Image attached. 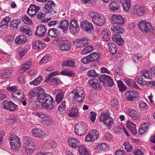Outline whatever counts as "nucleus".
Here are the masks:
<instances>
[{"label": "nucleus", "instance_id": "obj_1", "mask_svg": "<svg viewBox=\"0 0 155 155\" xmlns=\"http://www.w3.org/2000/svg\"><path fill=\"white\" fill-rule=\"evenodd\" d=\"M44 89L38 87L30 91V94L32 96H38L37 101L41 105L48 110H51L54 107V99L49 94L45 93Z\"/></svg>", "mask_w": 155, "mask_h": 155}, {"label": "nucleus", "instance_id": "obj_2", "mask_svg": "<svg viewBox=\"0 0 155 155\" xmlns=\"http://www.w3.org/2000/svg\"><path fill=\"white\" fill-rule=\"evenodd\" d=\"M85 96V93L82 89L77 87L73 92L71 93L69 95V99L72 101L82 102L84 99Z\"/></svg>", "mask_w": 155, "mask_h": 155}, {"label": "nucleus", "instance_id": "obj_3", "mask_svg": "<svg viewBox=\"0 0 155 155\" xmlns=\"http://www.w3.org/2000/svg\"><path fill=\"white\" fill-rule=\"evenodd\" d=\"M43 10L45 13L52 14L57 13V9L55 4L51 0H48L45 2Z\"/></svg>", "mask_w": 155, "mask_h": 155}, {"label": "nucleus", "instance_id": "obj_4", "mask_svg": "<svg viewBox=\"0 0 155 155\" xmlns=\"http://www.w3.org/2000/svg\"><path fill=\"white\" fill-rule=\"evenodd\" d=\"M138 27L139 30L142 32L153 33V31H154V28L152 26L151 24L149 22H147L145 21H140Z\"/></svg>", "mask_w": 155, "mask_h": 155}, {"label": "nucleus", "instance_id": "obj_5", "mask_svg": "<svg viewBox=\"0 0 155 155\" xmlns=\"http://www.w3.org/2000/svg\"><path fill=\"white\" fill-rule=\"evenodd\" d=\"M87 129V125L85 123L80 122L75 126V133L78 135L81 136L85 134Z\"/></svg>", "mask_w": 155, "mask_h": 155}, {"label": "nucleus", "instance_id": "obj_6", "mask_svg": "<svg viewBox=\"0 0 155 155\" xmlns=\"http://www.w3.org/2000/svg\"><path fill=\"white\" fill-rule=\"evenodd\" d=\"M93 23L96 25L100 26L103 25L105 22V18L104 16L98 13H95L92 16Z\"/></svg>", "mask_w": 155, "mask_h": 155}, {"label": "nucleus", "instance_id": "obj_7", "mask_svg": "<svg viewBox=\"0 0 155 155\" xmlns=\"http://www.w3.org/2000/svg\"><path fill=\"white\" fill-rule=\"evenodd\" d=\"M100 57V55L98 53L92 52L87 57L81 59V61L84 64H87L90 62H93L98 60Z\"/></svg>", "mask_w": 155, "mask_h": 155}, {"label": "nucleus", "instance_id": "obj_8", "mask_svg": "<svg viewBox=\"0 0 155 155\" xmlns=\"http://www.w3.org/2000/svg\"><path fill=\"white\" fill-rule=\"evenodd\" d=\"M98 79L105 86L111 87L114 84L112 78L108 75L104 74L101 75L98 77Z\"/></svg>", "mask_w": 155, "mask_h": 155}, {"label": "nucleus", "instance_id": "obj_9", "mask_svg": "<svg viewBox=\"0 0 155 155\" xmlns=\"http://www.w3.org/2000/svg\"><path fill=\"white\" fill-rule=\"evenodd\" d=\"M11 148L12 150L18 149L20 147L21 142L20 139L16 135H12L9 138Z\"/></svg>", "mask_w": 155, "mask_h": 155}, {"label": "nucleus", "instance_id": "obj_10", "mask_svg": "<svg viewBox=\"0 0 155 155\" xmlns=\"http://www.w3.org/2000/svg\"><path fill=\"white\" fill-rule=\"evenodd\" d=\"M35 115L42 119L41 121L42 124L46 126L50 125L52 124V120L49 118V115L42 112H37Z\"/></svg>", "mask_w": 155, "mask_h": 155}, {"label": "nucleus", "instance_id": "obj_11", "mask_svg": "<svg viewBox=\"0 0 155 155\" xmlns=\"http://www.w3.org/2000/svg\"><path fill=\"white\" fill-rule=\"evenodd\" d=\"M2 104L3 108L5 109L9 110L11 111H13L17 109L18 106L17 105L11 101H9L7 100H5L3 102Z\"/></svg>", "mask_w": 155, "mask_h": 155}, {"label": "nucleus", "instance_id": "obj_12", "mask_svg": "<svg viewBox=\"0 0 155 155\" xmlns=\"http://www.w3.org/2000/svg\"><path fill=\"white\" fill-rule=\"evenodd\" d=\"M47 29L43 25H40L38 26L35 31V34L41 37H44L46 33Z\"/></svg>", "mask_w": 155, "mask_h": 155}, {"label": "nucleus", "instance_id": "obj_13", "mask_svg": "<svg viewBox=\"0 0 155 155\" xmlns=\"http://www.w3.org/2000/svg\"><path fill=\"white\" fill-rule=\"evenodd\" d=\"M137 93L135 91L130 90L125 92V95L127 100L130 101H133L137 97Z\"/></svg>", "mask_w": 155, "mask_h": 155}, {"label": "nucleus", "instance_id": "obj_14", "mask_svg": "<svg viewBox=\"0 0 155 155\" xmlns=\"http://www.w3.org/2000/svg\"><path fill=\"white\" fill-rule=\"evenodd\" d=\"M81 28L84 29L86 31H90L93 29L92 24L88 21L84 20L81 22Z\"/></svg>", "mask_w": 155, "mask_h": 155}, {"label": "nucleus", "instance_id": "obj_15", "mask_svg": "<svg viewBox=\"0 0 155 155\" xmlns=\"http://www.w3.org/2000/svg\"><path fill=\"white\" fill-rule=\"evenodd\" d=\"M40 9V7L34 4L31 5L27 11L28 14L31 16L35 15Z\"/></svg>", "mask_w": 155, "mask_h": 155}, {"label": "nucleus", "instance_id": "obj_16", "mask_svg": "<svg viewBox=\"0 0 155 155\" xmlns=\"http://www.w3.org/2000/svg\"><path fill=\"white\" fill-rule=\"evenodd\" d=\"M70 42L66 40H62L59 44V48L62 51H67L70 48Z\"/></svg>", "mask_w": 155, "mask_h": 155}, {"label": "nucleus", "instance_id": "obj_17", "mask_svg": "<svg viewBox=\"0 0 155 155\" xmlns=\"http://www.w3.org/2000/svg\"><path fill=\"white\" fill-rule=\"evenodd\" d=\"M31 132L33 136L36 137L42 138L45 136L44 132L38 128L32 129Z\"/></svg>", "mask_w": 155, "mask_h": 155}, {"label": "nucleus", "instance_id": "obj_18", "mask_svg": "<svg viewBox=\"0 0 155 155\" xmlns=\"http://www.w3.org/2000/svg\"><path fill=\"white\" fill-rule=\"evenodd\" d=\"M69 25V22L67 20H64L61 21L58 26V28L63 30L64 33H67Z\"/></svg>", "mask_w": 155, "mask_h": 155}, {"label": "nucleus", "instance_id": "obj_19", "mask_svg": "<svg viewBox=\"0 0 155 155\" xmlns=\"http://www.w3.org/2000/svg\"><path fill=\"white\" fill-rule=\"evenodd\" d=\"M127 113L133 120L138 119L140 117V115L138 112L133 109H128Z\"/></svg>", "mask_w": 155, "mask_h": 155}, {"label": "nucleus", "instance_id": "obj_20", "mask_svg": "<svg viewBox=\"0 0 155 155\" xmlns=\"http://www.w3.org/2000/svg\"><path fill=\"white\" fill-rule=\"evenodd\" d=\"M76 47L78 48L84 47L90 44L87 38H83L78 40Z\"/></svg>", "mask_w": 155, "mask_h": 155}, {"label": "nucleus", "instance_id": "obj_21", "mask_svg": "<svg viewBox=\"0 0 155 155\" xmlns=\"http://www.w3.org/2000/svg\"><path fill=\"white\" fill-rule=\"evenodd\" d=\"M32 45L33 48L36 50L43 48L46 46L45 44L38 40L34 41Z\"/></svg>", "mask_w": 155, "mask_h": 155}, {"label": "nucleus", "instance_id": "obj_22", "mask_svg": "<svg viewBox=\"0 0 155 155\" xmlns=\"http://www.w3.org/2000/svg\"><path fill=\"white\" fill-rule=\"evenodd\" d=\"M112 20L114 22L120 25L124 23V19L122 17L119 15H113Z\"/></svg>", "mask_w": 155, "mask_h": 155}, {"label": "nucleus", "instance_id": "obj_23", "mask_svg": "<svg viewBox=\"0 0 155 155\" xmlns=\"http://www.w3.org/2000/svg\"><path fill=\"white\" fill-rule=\"evenodd\" d=\"M47 35L52 38H56L59 35L58 29L56 28H50L47 32Z\"/></svg>", "mask_w": 155, "mask_h": 155}, {"label": "nucleus", "instance_id": "obj_24", "mask_svg": "<svg viewBox=\"0 0 155 155\" xmlns=\"http://www.w3.org/2000/svg\"><path fill=\"white\" fill-rule=\"evenodd\" d=\"M68 141L69 145L72 148H77L79 145V141L76 139L74 138L69 139Z\"/></svg>", "mask_w": 155, "mask_h": 155}, {"label": "nucleus", "instance_id": "obj_25", "mask_svg": "<svg viewBox=\"0 0 155 155\" xmlns=\"http://www.w3.org/2000/svg\"><path fill=\"white\" fill-rule=\"evenodd\" d=\"M88 83L94 89L99 90L101 88V86L100 85L98 81L95 78L89 80Z\"/></svg>", "mask_w": 155, "mask_h": 155}, {"label": "nucleus", "instance_id": "obj_26", "mask_svg": "<svg viewBox=\"0 0 155 155\" xmlns=\"http://www.w3.org/2000/svg\"><path fill=\"white\" fill-rule=\"evenodd\" d=\"M24 144L30 147L35 148V144L31 139L29 137L25 136L24 139Z\"/></svg>", "mask_w": 155, "mask_h": 155}, {"label": "nucleus", "instance_id": "obj_27", "mask_svg": "<svg viewBox=\"0 0 155 155\" xmlns=\"http://www.w3.org/2000/svg\"><path fill=\"white\" fill-rule=\"evenodd\" d=\"M78 27V23L76 20L73 19L71 20L69 28L71 32L76 31L77 28Z\"/></svg>", "mask_w": 155, "mask_h": 155}, {"label": "nucleus", "instance_id": "obj_28", "mask_svg": "<svg viewBox=\"0 0 155 155\" xmlns=\"http://www.w3.org/2000/svg\"><path fill=\"white\" fill-rule=\"evenodd\" d=\"M107 45L110 53L113 55L116 54L117 52V48L115 44L113 42H110L108 43Z\"/></svg>", "mask_w": 155, "mask_h": 155}, {"label": "nucleus", "instance_id": "obj_29", "mask_svg": "<svg viewBox=\"0 0 155 155\" xmlns=\"http://www.w3.org/2000/svg\"><path fill=\"white\" fill-rule=\"evenodd\" d=\"M127 127L129 129V130L134 134L137 133V130L135 127V125L132 122L129 121L127 123Z\"/></svg>", "mask_w": 155, "mask_h": 155}, {"label": "nucleus", "instance_id": "obj_30", "mask_svg": "<svg viewBox=\"0 0 155 155\" xmlns=\"http://www.w3.org/2000/svg\"><path fill=\"white\" fill-rule=\"evenodd\" d=\"M110 114L108 110H106V113H102L100 116L99 121L102 122L104 124L106 122L107 120L110 117Z\"/></svg>", "mask_w": 155, "mask_h": 155}, {"label": "nucleus", "instance_id": "obj_31", "mask_svg": "<svg viewBox=\"0 0 155 155\" xmlns=\"http://www.w3.org/2000/svg\"><path fill=\"white\" fill-rule=\"evenodd\" d=\"M56 92L58 93L55 98V101L57 104H59L63 100L64 93L61 90H57Z\"/></svg>", "mask_w": 155, "mask_h": 155}, {"label": "nucleus", "instance_id": "obj_32", "mask_svg": "<svg viewBox=\"0 0 155 155\" xmlns=\"http://www.w3.org/2000/svg\"><path fill=\"white\" fill-rule=\"evenodd\" d=\"M13 73V71L12 70L6 69L3 70L0 74V76L2 78H6L11 76Z\"/></svg>", "mask_w": 155, "mask_h": 155}, {"label": "nucleus", "instance_id": "obj_33", "mask_svg": "<svg viewBox=\"0 0 155 155\" xmlns=\"http://www.w3.org/2000/svg\"><path fill=\"white\" fill-rule=\"evenodd\" d=\"M27 41L26 37L23 35H20L16 37L15 40V42L18 44H23Z\"/></svg>", "mask_w": 155, "mask_h": 155}, {"label": "nucleus", "instance_id": "obj_34", "mask_svg": "<svg viewBox=\"0 0 155 155\" xmlns=\"http://www.w3.org/2000/svg\"><path fill=\"white\" fill-rule=\"evenodd\" d=\"M121 2L123 5L124 10L126 11H128L130 9V0H121Z\"/></svg>", "mask_w": 155, "mask_h": 155}, {"label": "nucleus", "instance_id": "obj_35", "mask_svg": "<svg viewBox=\"0 0 155 155\" xmlns=\"http://www.w3.org/2000/svg\"><path fill=\"white\" fill-rule=\"evenodd\" d=\"M67 114L71 117H77L78 114V108L75 107L71 108L69 112L67 113Z\"/></svg>", "mask_w": 155, "mask_h": 155}, {"label": "nucleus", "instance_id": "obj_36", "mask_svg": "<svg viewBox=\"0 0 155 155\" xmlns=\"http://www.w3.org/2000/svg\"><path fill=\"white\" fill-rule=\"evenodd\" d=\"M134 12L139 15L143 14L145 11L143 7L140 6H136L134 7Z\"/></svg>", "mask_w": 155, "mask_h": 155}, {"label": "nucleus", "instance_id": "obj_37", "mask_svg": "<svg viewBox=\"0 0 155 155\" xmlns=\"http://www.w3.org/2000/svg\"><path fill=\"white\" fill-rule=\"evenodd\" d=\"M94 47L92 45H90L84 48L81 52V54L82 55L87 54L92 51L94 49Z\"/></svg>", "mask_w": 155, "mask_h": 155}, {"label": "nucleus", "instance_id": "obj_38", "mask_svg": "<svg viewBox=\"0 0 155 155\" xmlns=\"http://www.w3.org/2000/svg\"><path fill=\"white\" fill-rule=\"evenodd\" d=\"M108 145L106 143H103L98 144L97 146L96 150L99 152L106 150L107 147Z\"/></svg>", "mask_w": 155, "mask_h": 155}, {"label": "nucleus", "instance_id": "obj_39", "mask_svg": "<svg viewBox=\"0 0 155 155\" xmlns=\"http://www.w3.org/2000/svg\"><path fill=\"white\" fill-rule=\"evenodd\" d=\"M148 123H144L141 125L139 130V131L140 134H142L148 130Z\"/></svg>", "mask_w": 155, "mask_h": 155}, {"label": "nucleus", "instance_id": "obj_40", "mask_svg": "<svg viewBox=\"0 0 155 155\" xmlns=\"http://www.w3.org/2000/svg\"><path fill=\"white\" fill-rule=\"evenodd\" d=\"M43 78L42 76L38 77L37 78L30 82V84H33L34 86L38 85L42 81Z\"/></svg>", "mask_w": 155, "mask_h": 155}, {"label": "nucleus", "instance_id": "obj_41", "mask_svg": "<svg viewBox=\"0 0 155 155\" xmlns=\"http://www.w3.org/2000/svg\"><path fill=\"white\" fill-rule=\"evenodd\" d=\"M78 151L81 155H88L86 147L84 145L80 146L78 148Z\"/></svg>", "mask_w": 155, "mask_h": 155}, {"label": "nucleus", "instance_id": "obj_42", "mask_svg": "<svg viewBox=\"0 0 155 155\" xmlns=\"http://www.w3.org/2000/svg\"><path fill=\"white\" fill-rule=\"evenodd\" d=\"M33 147L29 148L25 147L24 149L22 150L24 155H31L33 152Z\"/></svg>", "mask_w": 155, "mask_h": 155}, {"label": "nucleus", "instance_id": "obj_43", "mask_svg": "<svg viewBox=\"0 0 155 155\" xmlns=\"http://www.w3.org/2000/svg\"><path fill=\"white\" fill-rule=\"evenodd\" d=\"M138 105L140 109L141 110H146L148 108V106L147 104L143 101H140L138 103Z\"/></svg>", "mask_w": 155, "mask_h": 155}, {"label": "nucleus", "instance_id": "obj_44", "mask_svg": "<svg viewBox=\"0 0 155 155\" xmlns=\"http://www.w3.org/2000/svg\"><path fill=\"white\" fill-rule=\"evenodd\" d=\"M101 35L102 37L106 41L109 40L110 38V35L106 30H104L101 32Z\"/></svg>", "mask_w": 155, "mask_h": 155}, {"label": "nucleus", "instance_id": "obj_45", "mask_svg": "<svg viewBox=\"0 0 155 155\" xmlns=\"http://www.w3.org/2000/svg\"><path fill=\"white\" fill-rule=\"evenodd\" d=\"M114 123L113 119L110 117L104 124L106 125L109 129H110L112 127V125Z\"/></svg>", "mask_w": 155, "mask_h": 155}, {"label": "nucleus", "instance_id": "obj_46", "mask_svg": "<svg viewBox=\"0 0 155 155\" xmlns=\"http://www.w3.org/2000/svg\"><path fill=\"white\" fill-rule=\"evenodd\" d=\"M74 62L72 60H67L64 61L62 63V66H65L69 67H73L74 66Z\"/></svg>", "mask_w": 155, "mask_h": 155}, {"label": "nucleus", "instance_id": "obj_47", "mask_svg": "<svg viewBox=\"0 0 155 155\" xmlns=\"http://www.w3.org/2000/svg\"><path fill=\"white\" fill-rule=\"evenodd\" d=\"M21 31L28 35H31L32 34L30 29L28 28L26 26H23L21 27Z\"/></svg>", "mask_w": 155, "mask_h": 155}, {"label": "nucleus", "instance_id": "obj_48", "mask_svg": "<svg viewBox=\"0 0 155 155\" xmlns=\"http://www.w3.org/2000/svg\"><path fill=\"white\" fill-rule=\"evenodd\" d=\"M21 21L20 19H15L11 21L10 22V25L11 27L17 28L18 25L20 24Z\"/></svg>", "mask_w": 155, "mask_h": 155}, {"label": "nucleus", "instance_id": "obj_49", "mask_svg": "<svg viewBox=\"0 0 155 155\" xmlns=\"http://www.w3.org/2000/svg\"><path fill=\"white\" fill-rule=\"evenodd\" d=\"M142 75L145 78L151 79L152 77V75L149 74L147 70H144L141 72Z\"/></svg>", "mask_w": 155, "mask_h": 155}, {"label": "nucleus", "instance_id": "obj_50", "mask_svg": "<svg viewBox=\"0 0 155 155\" xmlns=\"http://www.w3.org/2000/svg\"><path fill=\"white\" fill-rule=\"evenodd\" d=\"M117 84L120 91H124L126 90V86L124 84L123 82L120 81H117Z\"/></svg>", "mask_w": 155, "mask_h": 155}, {"label": "nucleus", "instance_id": "obj_51", "mask_svg": "<svg viewBox=\"0 0 155 155\" xmlns=\"http://www.w3.org/2000/svg\"><path fill=\"white\" fill-rule=\"evenodd\" d=\"M110 8L113 11L117 10L119 8V5L116 2H113L110 4Z\"/></svg>", "mask_w": 155, "mask_h": 155}, {"label": "nucleus", "instance_id": "obj_52", "mask_svg": "<svg viewBox=\"0 0 155 155\" xmlns=\"http://www.w3.org/2000/svg\"><path fill=\"white\" fill-rule=\"evenodd\" d=\"M87 75L88 76L91 77H96L98 75V74L96 72L95 70L94 69L88 71L87 73Z\"/></svg>", "mask_w": 155, "mask_h": 155}, {"label": "nucleus", "instance_id": "obj_53", "mask_svg": "<svg viewBox=\"0 0 155 155\" xmlns=\"http://www.w3.org/2000/svg\"><path fill=\"white\" fill-rule=\"evenodd\" d=\"M90 133L91 134L93 137H94V138L95 139L99 137V133L97 130H92Z\"/></svg>", "mask_w": 155, "mask_h": 155}, {"label": "nucleus", "instance_id": "obj_54", "mask_svg": "<svg viewBox=\"0 0 155 155\" xmlns=\"http://www.w3.org/2000/svg\"><path fill=\"white\" fill-rule=\"evenodd\" d=\"M124 145L125 149L127 151H130L132 150L133 147L128 141H125L124 142Z\"/></svg>", "mask_w": 155, "mask_h": 155}, {"label": "nucleus", "instance_id": "obj_55", "mask_svg": "<svg viewBox=\"0 0 155 155\" xmlns=\"http://www.w3.org/2000/svg\"><path fill=\"white\" fill-rule=\"evenodd\" d=\"M20 94L22 95L23 94V92L20 90H19V91H18L17 90L16 91L13 92L12 94V96L15 98L17 97L16 96L17 95H19Z\"/></svg>", "mask_w": 155, "mask_h": 155}, {"label": "nucleus", "instance_id": "obj_56", "mask_svg": "<svg viewBox=\"0 0 155 155\" xmlns=\"http://www.w3.org/2000/svg\"><path fill=\"white\" fill-rule=\"evenodd\" d=\"M91 116H90V120L93 122L95 121L96 117V114L94 112L91 111L90 113Z\"/></svg>", "mask_w": 155, "mask_h": 155}, {"label": "nucleus", "instance_id": "obj_57", "mask_svg": "<svg viewBox=\"0 0 155 155\" xmlns=\"http://www.w3.org/2000/svg\"><path fill=\"white\" fill-rule=\"evenodd\" d=\"M65 101H63L58 107V109L59 111H62L65 109Z\"/></svg>", "mask_w": 155, "mask_h": 155}, {"label": "nucleus", "instance_id": "obj_58", "mask_svg": "<svg viewBox=\"0 0 155 155\" xmlns=\"http://www.w3.org/2000/svg\"><path fill=\"white\" fill-rule=\"evenodd\" d=\"M94 137H93L91 134L89 132L88 135H87L85 137V141L88 142L92 141L94 140Z\"/></svg>", "mask_w": 155, "mask_h": 155}, {"label": "nucleus", "instance_id": "obj_59", "mask_svg": "<svg viewBox=\"0 0 155 155\" xmlns=\"http://www.w3.org/2000/svg\"><path fill=\"white\" fill-rule=\"evenodd\" d=\"M50 57L48 56H45L43 57L40 61V63L42 64L45 63L48 61L50 60Z\"/></svg>", "mask_w": 155, "mask_h": 155}, {"label": "nucleus", "instance_id": "obj_60", "mask_svg": "<svg viewBox=\"0 0 155 155\" xmlns=\"http://www.w3.org/2000/svg\"><path fill=\"white\" fill-rule=\"evenodd\" d=\"M22 19L23 21L27 24H30L32 22L31 19L27 16H24Z\"/></svg>", "mask_w": 155, "mask_h": 155}, {"label": "nucleus", "instance_id": "obj_61", "mask_svg": "<svg viewBox=\"0 0 155 155\" xmlns=\"http://www.w3.org/2000/svg\"><path fill=\"white\" fill-rule=\"evenodd\" d=\"M58 71H54L52 73H50L47 78L46 80H50L52 78V77L57 75L58 74Z\"/></svg>", "mask_w": 155, "mask_h": 155}, {"label": "nucleus", "instance_id": "obj_62", "mask_svg": "<svg viewBox=\"0 0 155 155\" xmlns=\"http://www.w3.org/2000/svg\"><path fill=\"white\" fill-rule=\"evenodd\" d=\"M27 50L26 49H23L20 51L19 53L20 58H22L26 54L27 52Z\"/></svg>", "mask_w": 155, "mask_h": 155}, {"label": "nucleus", "instance_id": "obj_63", "mask_svg": "<svg viewBox=\"0 0 155 155\" xmlns=\"http://www.w3.org/2000/svg\"><path fill=\"white\" fill-rule=\"evenodd\" d=\"M142 56L140 55L139 56L134 55L133 56V58L134 61L137 62L138 61H140L141 59Z\"/></svg>", "mask_w": 155, "mask_h": 155}, {"label": "nucleus", "instance_id": "obj_64", "mask_svg": "<svg viewBox=\"0 0 155 155\" xmlns=\"http://www.w3.org/2000/svg\"><path fill=\"white\" fill-rule=\"evenodd\" d=\"M31 66V61H28L26 62L25 63L23 67L25 68V69L27 70Z\"/></svg>", "mask_w": 155, "mask_h": 155}]
</instances>
